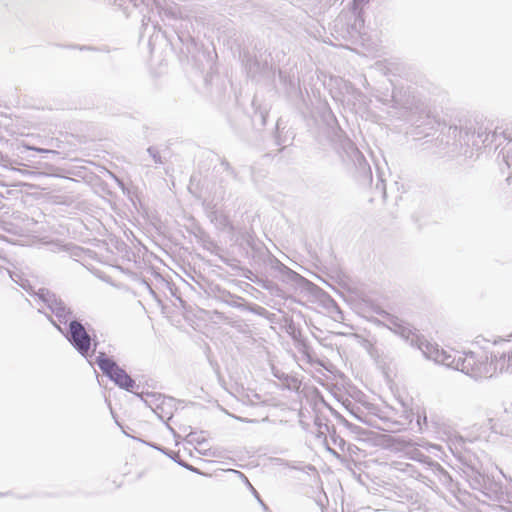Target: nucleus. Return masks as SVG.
Returning a JSON list of instances; mask_svg holds the SVG:
<instances>
[{
    "mask_svg": "<svg viewBox=\"0 0 512 512\" xmlns=\"http://www.w3.org/2000/svg\"><path fill=\"white\" fill-rule=\"evenodd\" d=\"M428 355L434 361L446 366H451L467 374L493 375L497 372L509 370L512 364V353H490L480 348L479 351L464 353L462 360H455L443 349L431 346Z\"/></svg>",
    "mask_w": 512,
    "mask_h": 512,
    "instance_id": "1",
    "label": "nucleus"
},
{
    "mask_svg": "<svg viewBox=\"0 0 512 512\" xmlns=\"http://www.w3.org/2000/svg\"><path fill=\"white\" fill-rule=\"evenodd\" d=\"M96 363L104 374H106L119 387L131 389L134 386L133 379L120 368L112 359L104 353H100L96 359Z\"/></svg>",
    "mask_w": 512,
    "mask_h": 512,
    "instance_id": "2",
    "label": "nucleus"
},
{
    "mask_svg": "<svg viewBox=\"0 0 512 512\" xmlns=\"http://www.w3.org/2000/svg\"><path fill=\"white\" fill-rule=\"evenodd\" d=\"M69 329L70 341L82 355H86L91 347V339L84 326L78 321H72Z\"/></svg>",
    "mask_w": 512,
    "mask_h": 512,
    "instance_id": "3",
    "label": "nucleus"
},
{
    "mask_svg": "<svg viewBox=\"0 0 512 512\" xmlns=\"http://www.w3.org/2000/svg\"><path fill=\"white\" fill-rule=\"evenodd\" d=\"M185 467L187 469H189L190 471L194 472V473H197L199 475H203V476H208V474L200 471L198 468L194 467V466H191V465H185Z\"/></svg>",
    "mask_w": 512,
    "mask_h": 512,
    "instance_id": "4",
    "label": "nucleus"
},
{
    "mask_svg": "<svg viewBox=\"0 0 512 512\" xmlns=\"http://www.w3.org/2000/svg\"><path fill=\"white\" fill-rule=\"evenodd\" d=\"M28 149H31V150H35L37 152H44V153H48V152H51L50 150H46V149H40V148H33V147H27Z\"/></svg>",
    "mask_w": 512,
    "mask_h": 512,
    "instance_id": "5",
    "label": "nucleus"
}]
</instances>
